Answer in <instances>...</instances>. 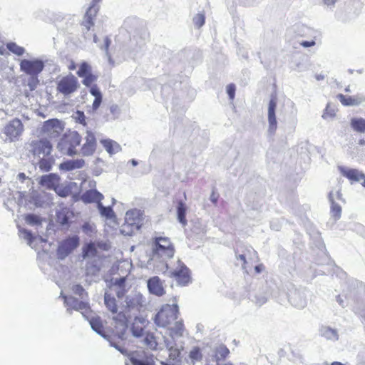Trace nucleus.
<instances>
[{"label":"nucleus","instance_id":"1","mask_svg":"<svg viewBox=\"0 0 365 365\" xmlns=\"http://www.w3.org/2000/svg\"><path fill=\"white\" fill-rule=\"evenodd\" d=\"M174 255V247L168 237H155L153 243L152 255L150 261L155 262H159L160 267H157L159 272H165L168 269V265L166 263L168 259Z\"/></svg>","mask_w":365,"mask_h":365},{"label":"nucleus","instance_id":"2","mask_svg":"<svg viewBox=\"0 0 365 365\" xmlns=\"http://www.w3.org/2000/svg\"><path fill=\"white\" fill-rule=\"evenodd\" d=\"M104 304L113 314H115L113 317L115 323V334L120 339H124L128 329V319L125 314L122 312H118V307L117 305L115 298L110 293L106 292L104 294Z\"/></svg>","mask_w":365,"mask_h":365},{"label":"nucleus","instance_id":"3","mask_svg":"<svg viewBox=\"0 0 365 365\" xmlns=\"http://www.w3.org/2000/svg\"><path fill=\"white\" fill-rule=\"evenodd\" d=\"M81 142V136L76 131H72L63 135L56 148L61 154L73 156L78 153L77 147Z\"/></svg>","mask_w":365,"mask_h":365},{"label":"nucleus","instance_id":"4","mask_svg":"<svg viewBox=\"0 0 365 365\" xmlns=\"http://www.w3.org/2000/svg\"><path fill=\"white\" fill-rule=\"evenodd\" d=\"M24 131V126L19 118H13L3 127L2 138L6 143L18 141Z\"/></svg>","mask_w":365,"mask_h":365},{"label":"nucleus","instance_id":"5","mask_svg":"<svg viewBox=\"0 0 365 365\" xmlns=\"http://www.w3.org/2000/svg\"><path fill=\"white\" fill-rule=\"evenodd\" d=\"M26 150L35 158L47 157L51 155L53 146L46 138L34 139L26 145Z\"/></svg>","mask_w":365,"mask_h":365},{"label":"nucleus","instance_id":"6","mask_svg":"<svg viewBox=\"0 0 365 365\" xmlns=\"http://www.w3.org/2000/svg\"><path fill=\"white\" fill-rule=\"evenodd\" d=\"M178 313V307L177 304H165L160 310L156 314L154 321L157 326L166 327L177 319Z\"/></svg>","mask_w":365,"mask_h":365},{"label":"nucleus","instance_id":"7","mask_svg":"<svg viewBox=\"0 0 365 365\" xmlns=\"http://www.w3.org/2000/svg\"><path fill=\"white\" fill-rule=\"evenodd\" d=\"M145 302V298L140 293H131L125 297L124 304L122 305L123 312L125 314L127 319L130 318L132 315L136 317L135 314L140 312Z\"/></svg>","mask_w":365,"mask_h":365},{"label":"nucleus","instance_id":"8","mask_svg":"<svg viewBox=\"0 0 365 365\" xmlns=\"http://www.w3.org/2000/svg\"><path fill=\"white\" fill-rule=\"evenodd\" d=\"M56 91L64 96H69L79 88V83L76 76L72 74L63 76L56 81Z\"/></svg>","mask_w":365,"mask_h":365},{"label":"nucleus","instance_id":"9","mask_svg":"<svg viewBox=\"0 0 365 365\" xmlns=\"http://www.w3.org/2000/svg\"><path fill=\"white\" fill-rule=\"evenodd\" d=\"M20 71L27 76L39 75L45 67L43 61L38 58L19 60Z\"/></svg>","mask_w":365,"mask_h":365},{"label":"nucleus","instance_id":"10","mask_svg":"<svg viewBox=\"0 0 365 365\" xmlns=\"http://www.w3.org/2000/svg\"><path fill=\"white\" fill-rule=\"evenodd\" d=\"M80 240L76 235L69 237L59 242L56 255L61 260L65 259L73 251L79 246Z\"/></svg>","mask_w":365,"mask_h":365},{"label":"nucleus","instance_id":"11","mask_svg":"<svg viewBox=\"0 0 365 365\" xmlns=\"http://www.w3.org/2000/svg\"><path fill=\"white\" fill-rule=\"evenodd\" d=\"M169 273L170 276L175 278L180 285H187L190 282V270L180 260L177 261L176 264L171 268Z\"/></svg>","mask_w":365,"mask_h":365},{"label":"nucleus","instance_id":"12","mask_svg":"<svg viewBox=\"0 0 365 365\" xmlns=\"http://www.w3.org/2000/svg\"><path fill=\"white\" fill-rule=\"evenodd\" d=\"M98 2L99 0H93L84 15L81 26L85 38L91 36V35L88 34V31L94 25L93 19L99 9V6L98 5Z\"/></svg>","mask_w":365,"mask_h":365},{"label":"nucleus","instance_id":"13","mask_svg":"<svg viewBox=\"0 0 365 365\" xmlns=\"http://www.w3.org/2000/svg\"><path fill=\"white\" fill-rule=\"evenodd\" d=\"M63 123L58 119H50L45 121L41 130V133L51 139L58 138L63 130Z\"/></svg>","mask_w":365,"mask_h":365},{"label":"nucleus","instance_id":"14","mask_svg":"<svg viewBox=\"0 0 365 365\" xmlns=\"http://www.w3.org/2000/svg\"><path fill=\"white\" fill-rule=\"evenodd\" d=\"M61 297L64 299V305L66 307V312L68 314H72V310L81 312L84 316V312L90 309L89 304L83 301H79L78 299L70 296L63 295L61 293Z\"/></svg>","mask_w":365,"mask_h":365},{"label":"nucleus","instance_id":"15","mask_svg":"<svg viewBox=\"0 0 365 365\" xmlns=\"http://www.w3.org/2000/svg\"><path fill=\"white\" fill-rule=\"evenodd\" d=\"M83 139L85 142L81 146V153L83 156H91L96 150L97 142L96 136L91 130H87Z\"/></svg>","mask_w":365,"mask_h":365},{"label":"nucleus","instance_id":"16","mask_svg":"<svg viewBox=\"0 0 365 365\" xmlns=\"http://www.w3.org/2000/svg\"><path fill=\"white\" fill-rule=\"evenodd\" d=\"M309 296V292L305 289H297L292 294L289 300L293 306L302 309L307 306Z\"/></svg>","mask_w":365,"mask_h":365},{"label":"nucleus","instance_id":"17","mask_svg":"<svg viewBox=\"0 0 365 365\" xmlns=\"http://www.w3.org/2000/svg\"><path fill=\"white\" fill-rule=\"evenodd\" d=\"M339 169L342 175L351 181L361 182V185L365 187V174L361 171L345 167H339Z\"/></svg>","mask_w":365,"mask_h":365},{"label":"nucleus","instance_id":"18","mask_svg":"<svg viewBox=\"0 0 365 365\" xmlns=\"http://www.w3.org/2000/svg\"><path fill=\"white\" fill-rule=\"evenodd\" d=\"M148 288L150 293L160 297L165 294L163 282L157 277H153L148 280Z\"/></svg>","mask_w":365,"mask_h":365},{"label":"nucleus","instance_id":"19","mask_svg":"<svg viewBox=\"0 0 365 365\" xmlns=\"http://www.w3.org/2000/svg\"><path fill=\"white\" fill-rule=\"evenodd\" d=\"M277 108V101L276 98L272 97L269 103L268 106V122H269V128L268 131L271 134L274 133L277 129V120L275 115V110Z\"/></svg>","mask_w":365,"mask_h":365},{"label":"nucleus","instance_id":"20","mask_svg":"<svg viewBox=\"0 0 365 365\" xmlns=\"http://www.w3.org/2000/svg\"><path fill=\"white\" fill-rule=\"evenodd\" d=\"M166 349L168 351V358L170 361H176L180 355L182 346H178L173 339L166 338L164 340Z\"/></svg>","mask_w":365,"mask_h":365},{"label":"nucleus","instance_id":"21","mask_svg":"<svg viewBox=\"0 0 365 365\" xmlns=\"http://www.w3.org/2000/svg\"><path fill=\"white\" fill-rule=\"evenodd\" d=\"M103 197V194L98 192L96 189H88L81 196V199L83 202H96L97 205L101 202Z\"/></svg>","mask_w":365,"mask_h":365},{"label":"nucleus","instance_id":"22","mask_svg":"<svg viewBox=\"0 0 365 365\" xmlns=\"http://www.w3.org/2000/svg\"><path fill=\"white\" fill-rule=\"evenodd\" d=\"M338 98L344 106H356L365 102V96L357 94L353 96H345L342 94L338 95Z\"/></svg>","mask_w":365,"mask_h":365},{"label":"nucleus","instance_id":"23","mask_svg":"<svg viewBox=\"0 0 365 365\" xmlns=\"http://www.w3.org/2000/svg\"><path fill=\"white\" fill-rule=\"evenodd\" d=\"M125 281L126 278L125 277L115 278L113 280L112 288L118 299H122L128 290V288L125 285Z\"/></svg>","mask_w":365,"mask_h":365},{"label":"nucleus","instance_id":"24","mask_svg":"<svg viewBox=\"0 0 365 365\" xmlns=\"http://www.w3.org/2000/svg\"><path fill=\"white\" fill-rule=\"evenodd\" d=\"M145 319L143 317H135L134 322L131 327V332L133 336L136 338L145 336L144 324Z\"/></svg>","mask_w":365,"mask_h":365},{"label":"nucleus","instance_id":"25","mask_svg":"<svg viewBox=\"0 0 365 365\" xmlns=\"http://www.w3.org/2000/svg\"><path fill=\"white\" fill-rule=\"evenodd\" d=\"M85 165L83 159L68 160L59 165V169L64 171H72L82 168Z\"/></svg>","mask_w":365,"mask_h":365},{"label":"nucleus","instance_id":"26","mask_svg":"<svg viewBox=\"0 0 365 365\" xmlns=\"http://www.w3.org/2000/svg\"><path fill=\"white\" fill-rule=\"evenodd\" d=\"M125 222L128 225L135 227L136 230L139 229L140 222V210L137 209L130 210L126 212L125 216Z\"/></svg>","mask_w":365,"mask_h":365},{"label":"nucleus","instance_id":"27","mask_svg":"<svg viewBox=\"0 0 365 365\" xmlns=\"http://www.w3.org/2000/svg\"><path fill=\"white\" fill-rule=\"evenodd\" d=\"M319 335L327 340L336 341L339 339L338 331L328 326H322L319 330Z\"/></svg>","mask_w":365,"mask_h":365},{"label":"nucleus","instance_id":"28","mask_svg":"<svg viewBox=\"0 0 365 365\" xmlns=\"http://www.w3.org/2000/svg\"><path fill=\"white\" fill-rule=\"evenodd\" d=\"M59 177L58 175L54 173H50L48 175H43L41 178L40 183L42 186L46 187L47 188H53L58 183Z\"/></svg>","mask_w":365,"mask_h":365},{"label":"nucleus","instance_id":"29","mask_svg":"<svg viewBox=\"0 0 365 365\" xmlns=\"http://www.w3.org/2000/svg\"><path fill=\"white\" fill-rule=\"evenodd\" d=\"M101 143L110 155L118 153L121 150L120 145L110 139L101 140Z\"/></svg>","mask_w":365,"mask_h":365},{"label":"nucleus","instance_id":"30","mask_svg":"<svg viewBox=\"0 0 365 365\" xmlns=\"http://www.w3.org/2000/svg\"><path fill=\"white\" fill-rule=\"evenodd\" d=\"M237 259L240 260L242 262V267L243 269H245V264L247 263V259L252 260L255 257H257V252L254 250L252 247H247L245 250V252L236 255Z\"/></svg>","mask_w":365,"mask_h":365},{"label":"nucleus","instance_id":"31","mask_svg":"<svg viewBox=\"0 0 365 365\" xmlns=\"http://www.w3.org/2000/svg\"><path fill=\"white\" fill-rule=\"evenodd\" d=\"M176 209H177L178 220L183 226L186 225L187 220H186L185 215H186L187 207L185 203H184L182 201H180L178 203Z\"/></svg>","mask_w":365,"mask_h":365},{"label":"nucleus","instance_id":"32","mask_svg":"<svg viewBox=\"0 0 365 365\" xmlns=\"http://www.w3.org/2000/svg\"><path fill=\"white\" fill-rule=\"evenodd\" d=\"M38 167L43 172H48L51 170L54 163V160L52 157H41L38 158Z\"/></svg>","mask_w":365,"mask_h":365},{"label":"nucleus","instance_id":"33","mask_svg":"<svg viewBox=\"0 0 365 365\" xmlns=\"http://www.w3.org/2000/svg\"><path fill=\"white\" fill-rule=\"evenodd\" d=\"M97 249L93 243H88L83 248V259H92L97 255Z\"/></svg>","mask_w":365,"mask_h":365},{"label":"nucleus","instance_id":"34","mask_svg":"<svg viewBox=\"0 0 365 365\" xmlns=\"http://www.w3.org/2000/svg\"><path fill=\"white\" fill-rule=\"evenodd\" d=\"M90 93L95 97L93 103V109L96 110L100 106L102 101V95L99 89L96 86H93L90 89Z\"/></svg>","mask_w":365,"mask_h":365},{"label":"nucleus","instance_id":"35","mask_svg":"<svg viewBox=\"0 0 365 365\" xmlns=\"http://www.w3.org/2000/svg\"><path fill=\"white\" fill-rule=\"evenodd\" d=\"M351 126L356 132L365 133V119L362 118H352Z\"/></svg>","mask_w":365,"mask_h":365},{"label":"nucleus","instance_id":"36","mask_svg":"<svg viewBox=\"0 0 365 365\" xmlns=\"http://www.w3.org/2000/svg\"><path fill=\"white\" fill-rule=\"evenodd\" d=\"M97 207L101 216L105 217L106 219H112L115 217L113 209L110 207H105L101 202L97 205Z\"/></svg>","mask_w":365,"mask_h":365},{"label":"nucleus","instance_id":"37","mask_svg":"<svg viewBox=\"0 0 365 365\" xmlns=\"http://www.w3.org/2000/svg\"><path fill=\"white\" fill-rule=\"evenodd\" d=\"M331 204V216L334 220H338L341 215V207L337 202H330Z\"/></svg>","mask_w":365,"mask_h":365},{"label":"nucleus","instance_id":"38","mask_svg":"<svg viewBox=\"0 0 365 365\" xmlns=\"http://www.w3.org/2000/svg\"><path fill=\"white\" fill-rule=\"evenodd\" d=\"M6 48L9 51L19 56H22L26 52V50L24 47L17 45L14 42L8 43L6 44Z\"/></svg>","mask_w":365,"mask_h":365},{"label":"nucleus","instance_id":"39","mask_svg":"<svg viewBox=\"0 0 365 365\" xmlns=\"http://www.w3.org/2000/svg\"><path fill=\"white\" fill-rule=\"evenodd\" d=\"M171 339L174 336H182L183 331V324L180 321L175 322L173 327L170 328Z\"/></svg>","mask_w":365,"mask_h":365},{"label":"nucleus","instance_id":"40","mask_svg":"<svg viewBox=\"0 0 365 365\" xmlns=\"http://www.w3.org/2000/svg\"><path fill=\"white\" fill-rule=\"evenodd\" d=\"M19 235L21 238L26 240L27 241V244L31 247L33 246L34 240L36 239L31 233V231L26 230V229H20L19 230Z\"/></svg>","mask_w":365,"mask_h":365},{"label":"nucleus","instance_id":"41","mask_svg":"<svg viewBox=\"0 0 365 365\" xmlns=\"http://www.w3.org/2000/svg\"><path fill=\"white\" fill-rule=\"evenodd\" d=\"M230 353L229 349L224 345L219 346L215 351V359L217 361L224 359Z\"/></svg>","mask_w":365,"mask_h":365},{"label":"nucleus","instance_id":"42","mask_svg":"<svg viewBox=\"0 0 365 365\" xmlns=\"http://www.w3.org/2000/svg\"><path fill=\"white\" fill-rule=\"evenodd\" d=\"M25 221L28 225L34 226L41 225L42 219L38 215L28 214L25 216Z\"/></svg>","mask_w":365,"mask_h":365},{"label":"nucleus","instance_id":"43","mask_svg":"<svg viewBox=\"0 0 365 365\" xmlns=\"http://www.w3.org/2000/svg\"><path fill=\"white\" fill-rule=\"evenodd\" d=\"M26 81V86L31 91H34L39 84L38 75H29Z\"/></svg>","mask_w":365,"mask_h":365},{"label":"nucleus","instance_id":"44","mask_svg":"<svg viewBox=\"0 0 365 365\" xmlns=\"http://www.w3.org/2000/svg\"><path fill=\"white\" fill-rule=\"evenodd\" d=\"M329 202H344V200L342 197V195L341 193L340 190H335L330 191L329 194Z\"/></svg>","mask_w":365,"mask_h":365},{"label":"nucleus","instance_id":"45","mask_svg":"<svg viewBox=\"0 0 365 365\" xmlns=\"http://www.w3.org/2000/svg\"><path fill=\"white\" fill-rule=\"evenodd\" d=\"M143 341L151 349H155L158 346V342L155 340V336L150 334H146L144 336Z\"/></svg>","mask_w":365,"mask_h":365},{"label":"nucleus","instance_id":"46","mask_svg":"<svg viewBox=\"0 0 365 365\" xmlns=\"http://www.w3.org/2000/svg\"><path fill=\"white\" fill-rule=\"evenodd\" d=\"M91 73V67L86 62H82L79 66V69L77 71V74L79 77H83L88 73Z\"/></svg>","mask_w":365,"mask_h":365},{"label":"nucleus","instance_id":"47","mask_svg":"<svg viewBox=\"0 0 365 365\" xmlns=\"http://www.w3.org/2000/svg\"><path fill=\"white\" fill-rule=\"evenodd\" d=\"M336 115V109L334 107H332L330 103L327 105L325 110L322 114V118L324 120H328L329 118H333Z\"/></svg>","mask_w":365,"mask_h":365},{"label":"nucleus","instance_id":"48","mask_svg":"<svg viewBox=\"0 0 365 365\" xmlns=\"http://www.w3.org/2000/svg\"><path fill=\"white\" fill-rule=\"evenodd\" d=\"M205 15L203 14L199 13L193 18V23L195 26L197 28H200L205 24Z\"/></svg>","mask_w":365,"mask_h":365},{"label":"nucleus","instance_id":"49","mask_svg":"<svg viewBox=\"0 0 365 365\" xmlns=\"http://www.w3.org/2000/svg\"><path fill=\"white\" fill-rule=\"evenodd\" d=\"M83 232L88 236H91L95 232V227L93 224L85 222L82 226Z\"/></svg>","mask_w":365,"mask_h":365},{"label":"nucleus","instance_id":"50","mask_svg":"<svg viewBox=\"0 0 365 365\" xmlns=\"http://www.w3.org/2000/svg\"><path fill=\"white\" fill-rule=\"evenodd\" d=\"M190 358L193 361H200L202 359V354L197 347H195L190 352Z\"/></svg>","mask_w":365,"mask_h":365},{"label":"nucleus","instance_id":"51","mask_svg":"<svg viewBox=\"0 0 365 365\" xmlns=\"http://www.w3.org/2000/svg\"><path fill=\"white\" fill-rule=\"evenodd\" d=\"M72 291L73 292L76 294V295H78L79 297H81V299H83V295L84 294H87L85 292V289L84 288L80 285V284H76V285H73V287H72Z\"/></svg>","mask_w":365,"mask_h":365},{"label":"nucleus","instance_id":"52","mask_svg":"<svg viewBox=\"0 0 365 365\" xmlns=\"http://www.w3.org/2000/svg\"><path fill=\"white\" fill-rule=\"evenodd\" d=\"M82 78H83V83L86 86H90L96 80V77L91 73L83 76Z\"/></svg>","mask_w":365,"mask_h":365},{"label":"nucleus","instance_id":"53","mask_svg":"<svg viewBox=\"0 0 365 365\" xmlns=\"http://www.w3.org/2000/svg\"><path fill=\"white\" fill-rule=\"evenodd\" d=\"M254 301L257 305L262 306L266 303L267 299L264 294H260L255 296Z\"/></svg>","mask_w":365,"mask_h":365},{"label":"nucleus","instance_id":"54","mask_svg":"<svg viewBox=\"0 0 365 365\" xmlns=\"http://www.w3.org/2000/svg\"><path fill=\"white\" fill-rule=\"evenodd\" d=\"M227 93L229 96L230 100H233L235 98V86L234 84H229L227 86Z\"/></svg>","mask_w":365,"mask_h":365},{"label":"nucleus","instance_id":"55","mask_svg":"<svg viewBox=\"0 0 365 365\" xmlns=\"http://www.w3.org/2000/svg\"><path fill=\"white\" fill-rule=\"evenodd\" d=\"M76 120L83 124V125H86V116L83 113V112H81V111H77L76 112Z\"/></svg>","mask_w":365,"mask_h":365},{"label":"nucleus","instance_id":"56","mask_svg":"<svg viewBox=\"0 0 365 365\" xmlns=\"http://www.w3.org/2000/svg\"><path fill=\"white\" fill-rule=\"evenodd\" d=\"M100 270V268L96 265L93 266H87L86 267V272L87 274H96L97 272H98Z\"/></svg>","mask_w":365,"mask_h":365},{"label":"nucleus","instance_id":"57","mask_svg":"<svg viewBox=\"0 0 365 365\" xmlns=\"http://www.w3.org/2000/svg\"><path fill=\"white\" fill-rule=\"evenodd\" d=\"M110 39L106 37L104 40V48L106 51V56H108V61L111 63H112V61H111V58L110 56L108 55V47H109V45H110Z\"/></svg>","mask_w":365,"mask_h":365},{"label":"nucleus","instance_id":"58","mask_svg":"<svg viewBox=\"0 0 365 365\" xmlns=\"http://www.w3.org/2000/svg\"><path fill=\"white\" fill-rule=\"evenodd\" d=\"M84 184H87L89 189H96V182L94 180H86Z\"/></svg>","mask_w":365,"mask_h":365},{"label":"nucleus","instance_id":"59","mask_svg":"<svg viewBox=\"0 0 365 365\" xmlns=\"http://www.w3.org/2000/svg\"><path fill=\"white\" fill-rule=\"evenodd\" d=\"M315 43H316L314 41H303L300 43V45L302 46L303 47L308 48L314 46Z\"/></svg>","mask_w":365,"mask_h":365},{"label":"nucleus","instance_id":"60","mask_svg":"<svg viewBox=\"0 0 365 365\" xmlns=\"http://www.w3.org/2000/svg\"><path fill=\"white\" fill-rule=\"evenodd\" d=\"M324 5L329 7H333L337 0H322Z\"/></svg>","mask_w":365,"mask_h":365},{"label":"nucleus","instance_id":"61","mask_svg":"<svg viewBox=\"0 0 365 365\" xmlns=\"http://www.w3.org/2000/svg\"><path fill=\"white\" fill-rule=\"evenodd\" d=\"M217 198H218V195H216L214 192H212V193L211 194L210 197V200L213 203H216L217 201Z\"/></svg>","mask_w":365,"mask_h":365},{"label":"nucleus","instance_id":"62","mask_svg":"<svg viewBox=\"0 0 365 365\" xmlns=\"http://www.w3.org/2000/svg\"><path fill=\"white\" fill-rule=\"evenodd\" d=\"M98 247L105 250H107L108 249V246L106 243H99Z\"/></svg>","mask_w":365,"mask_h":365},{"label":"nucleus","instance_id":"63","mask_svg":"<svg viewBox=\"0 0 365 365\" xmlns=\"http://www.w3.org/2000/svg\"><path fill=\"white\" fill-rule=\"evenodd\" d=\"M255 271L257 273H260L262 270V265H257L255 267Z\"/></svg>","mask_w":365,"mask_h":365},{"label":"nucleus","instance_id":"64","mask_svg":"<svg viewBox=\"0 0 365 365\" xmlns=\"http://www.w3.org/2000/svg\"><path fill=\"white\" fill-rule=\"evenodd\" d=\"M315 77H316V79L317 81H321V80H323L324 78V76L322 75V74H317V75H316Z\"/></svg>","mask_w":365,"mask_h":365}]
</instances>
